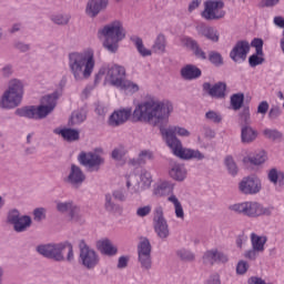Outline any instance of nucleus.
Returning a JSON list of instances; mask_svg holds the SVG:
<instances>
[{
  "label": "nucleus",
  "mask_w": 284,
  "mask_h": 284,
  "mask_svg": "<svg viewBox=\"0 0 284 284\" xmlns=\"http://www.w3.org/2000/svg\"><path fill=\"white\" fill-rule=\"evenodd\" d=\"M153 223L159 239L165 241L170 236V226L168 225V220L163 216V206L155 207Z\"/></svg>",
  "instance_id": "4468645a"
},
{
  "label": "nucleus",
  "mask_w": 284,
  "mask_h": 284,
  "mask_svg": "<svg viewBox=\"0 0 284 284\" xmlns=\"http://www.w3.org/2000/svg\"><path fill=\"white\" fill-rule=\"evenodd\" d=\"M0 72L3 79H10V77L14 74V68L12 67V64H6Z\"/></svg>",
  "instance_id": "e2e57ef3"
},
{
  "label": "nucleus",
  "mask_w": 284,
  "mask_h": 284,
  "mask_svg": "<svg viewBox=\"0 0 284 284\" xmlns=\"http://www.w3.org/2000/svg\"><path fill=\"white\" fill-rule=\"evenodd\" d=\"M138 256H152V244L148 237H142L138 244Z\"/></svg>",
  "instance_id": "2f4dec72"
},
{
  "label": "nucleus",
  "mask_w": 284,
  "mask_h": 284,
  "mask_svg": "<svg viewBox=\"0 0 284 284\" xmlns=\"http://www.w3.org/2000/svg\"><path fill=\"white\" fill-rule=\"evenodd\" d=\"M118 90H122V92H125V94H136L139 92L140 88L139 84L124 79V81L121 83L120 88Z\"/></svg>",
  "instance_id": "e433bc0d"
},
{
  "label": "nucleus",
  "mask_w": 284,
  "mask_h": 284,
  "mask_svg": "<svg viewBox=\"0 0 284 284\" xmlns=\"http://www.w3.org/2000/svg\"><path fill=\"white\" fill-rule=\"evenodd\" d=\"M103 154L102 148H97L94 152H81L78 155V161L80 165L87 168L89 172H99L101 165H105V158L101 156Z\"/></svg>",
  "instance_id": "6e6552de"
},
{
  "label": "nucleus",
  "mask_w": 284,
  "mask_h": 284,
  "mask_svg": "<svg viewBox=\"0 0 284 284\" xmlns=\"http://www.w3.org/2000/svg\"><path fill=\"white\" fill-rule=\"evenodd\" d=\"M53 134L61 136L67 143H72V128L58 126L53 129Z\"/></svg>",
  "instance_id": "c9c22d12"
},
{
  "label": "nucleus",
  "mask_w": 284,
  "mask_h": 284,
  "mask_svg": "<svg viewBox=\"0 0 284 284\" xmlns=\"http://www.w3.org/2000/svg\"><path fill=\"white\" fill-rule=\"evenodd\" d=\"M77 246L80 252V263L85 267V270H94V267L101 263L99 253H97L94 248L90 247L88 242H85L83 239L77 240Z\"/></svg>",
  "instance_id": "0eeeda50"
},
{
  "label": "nucleus",
  "mask_w": 284,
  "mask_h": 284,
  "mask_svg": "<svg viewBox=\"0 0 284 284\" xmlns=\"http://www.w3.org/2000/svg\"><path fill=\"white\" fill-rule=\"evenodd\" d=\"M131 116L132 109H118L109 116L106 123L110 128H121V125H124V123H128V121H130Z\"/></svg>",
  "instance_id": "dca6fc26"
},
{
  "label": "nucleus",
  "mask_w": 284,
  "mask_h": 284,
  "mask_svg": "<svg viewBox=\"0 0 284 284\" xmlns=\"http://www.w3.org/2000/svg\"><path fill=\"white\" fill-rule=\"evenodd\" d=\"M268 181L273 183V185H276L278 183V179L281 176V172H278L276 169H272L268 171Z\"/></svg>",
  "instance_id": "0e129e2a"
},
{
  "label": "nucleus",
  "mask_w": 284,
  "mask_h": 284,
  "mask_svg": "<svg viewBox=\"0 0 284 284\" xmlns=\"http://www.w3.org/2000/svg\"><path fill=\"white\" fill-rule=\"evenodd\" d=\"M265 243H267L266 236L251 233L252 248L244 252V258H247V261H256V258H258V254H263L265 252Z\"/></svg>",
  "instance_id": "f8f14e48"
},
{
  "label": "nucleus",
  "mask_w": 284,
  "mask_h": 284,
  "mask_svg": "<svg viewBox=\"0 0 284 284\" xmlns=\"http://www.w3.org/2000/svg\"><path fill=\"white\" fill-rule=\"evenodd\" d=\"M71 16L58 13L51 17V21L54 22L57 26H68L70 23Z\"/></svg>",
  "instance_id": "09e8293b"
},
{
  "label": "nucleus",
  "mask_w": 284,
  "mask_h": 284,
  "mask_svg": "<svg viewBox=\"0 0 284 284\" xmlns=\"http://www.w3.org/2000/svg\"><path fill=\"white\" fill-rule=\"evenodd\" d=\"M204 118L210 123H215V124H219V123H221V121H223V115H221V113H219L214 110L207 111L205 113Z\"/></svg>",
  "instance_id": "3c124183"
},
{
  "label": "nucleus",
  "mask_w": 284,
  "mask_h": 284,
  "mask_svg": "<svg viewBox=\"0 0 284 284\" xmlns=\"http://www.w3.org/2000/svg\"><path fill=\"white\" fill-rule=\"evenodd\" d=\"M263 135L271 141H280V139H283V132L277 129H264Z\"/></svg>",
  "instance_id": "c03bdc74"
},
{
  "label": "nucleus",
  "mask_w": 284,
  "mask_h": 284,
  "mask_svg": "<svg viewBox=\"0 0 284 284\" xmlns=\"http://www.w3.org/2000/svg\"><path fill=\"white\" fill-rule=\"evenodd\" d=\"M240 125H252V116L250 114V108H244L240 113Z\"/></svg>",
  "instance_id": "603ef678"
},
{
  "label": "nucleus",
  "mask_w": 284,
  "mask_h": 284,
  "mask_svg": "<svg viewBox=\"0 0 284 284\" xmlns=\"http://www.w3.org/2000/svg\"><path fill=\"white\" fill-rule=\"evenodd\" d=\"M61 90H57L53 93L47 94L40 99V105H38V111L42 119H48L52 112L57 109V102L61 98Z\"/></svg>",
  "instance_id": "9b49d317"
},
{
  "label": "nucleus",
  "mask_w": 284,
  "mask_h": 284,
  "mask_svg": "<svg viewBox=\"0 0 284 284\" xmlns=\"http://www.w3.org/2000/svg\"><path fill=\"white\" fill-rule=\"evenodd\" d=\"M209 61L210 63L215 65V68H221V65H223V55H221V53H219L217 51H210Z\"/></svg>",
  "instance_id": "8fccbe9b"
},
{
  "label": "nucleus",
  "mask_w": 284,
  "mask_h": 284,
  "mask_svg": "<svg viewBox=\"0 0 284 284\" xmlns=\"http://www.w3.org/2000/svg\"><path fill=\"white\" fill-rule=\"evenodd\" d=\"M151 212L152 205L140 206L136 210V216H139L140 219H144V216H149Z\"/></svg>",
  "instance_id": "680f3d73"
},
{
  "label": "nucleus",
  "mask_w": 284,
  "mask_h": 284,
  "mask_svg": "<svg viewBox=\"0 0 284 284\" xmlns=\"http://www.w3.org/2000/svg\"><path fill=\"white\" fill-rule=\"evenodd\" d=\"M85 182V173L81 168L73 165L72 166V187L79 190L80 186Z\"/></svg>",
  "instance_id": "c756f323"
},
{
  "label": "nucleus",
  "mask_w": 284,
  "mask_h": 284,
  "mask_svg": "<svg viewBox=\"0 0 284 284\" xmlns=\"http://www.w3.org/2000/svg\"><path fill=\"white\" fill-rule=\"evenodd\" d=\"M278 116H281V109L278 106L271 108L268 112V119H271V121H276Z\"/></svg>",
  "instance_id": "338daca9"
},
{
  "label": "nucleus",
  "mask_w": 284,
  "mask_h": 284,
  "mask_svg": "<svg viewBox=\"0 0 284 284\" xmlns=\"http://www.w3.org/2000/svg\"><path fill=\"white\" fill-rule=\"evenodd\" d=\"M183 44L193 51L196 59H201L202 61H205V59H207V54H205V51H203V49H201V47L199 45V42H196V40H194L192 38H184Z\"/></svg>",
  "instance_id": "bb28decb"
},
{
  "label": "nucleus",
  "mask_w": 284,
  "mask_h": 284,
  "mask_svg": "<svg viewBox=\"0 0 284 284\" xmlns=\"http://www.w3.org/2000/svg\"><path fill=\"white\" fill-rule=\"evenodd\" d=\"M154 159V153L152 151L144 150L140 152L138 156V163L139 165H143L146 163V161H152Z\"/></svg>",
  "instance_id": "6e6d98bb"
},
{
  "label": "nucleus",
  "mask_w": 284,
  "mask_h": 284,
  "mask_svg": "<svg viewBox=\"0 0 284 284\" xmlns=\"http://www.w3.org/2000/svg\"><path fill=\"white\" fill-rule=\"evenodd\" d=\"M95 65L97 61L94 60V50L87 49L81 53H72V74L73 79L78 83H82V81H88V79L92 77Z\"/></svg>",
  "instance_id": "f03ea898"
},
{
  "label": "nucleus",
  "mask_w": 284,
  "mask_h": 284,
  "mask_svg": "<svg viewBox=\"0 0 284 284\" xmlns=\"http://www.w3.org/2000/svg\"><path fill=\"white\" fill-rule=\"evenodd\" d=\"M273 23L275 28H280L281 30H283L282 38L280 40V48L284 54V18L282 16H275L273 18Z\"/></svg>",
  "instance_id": "79ce46f5"
},
{
  "label": "nucleus",
  "mask_w": 284,
  "mask_h": 284,
  "mask_svg": "<svg viewBox=\"0 0 284 284\" xmlns=\"http://www.w3.org/2000/svg\"><path fill=\"white\" fill-rule=\"evenodd\" d=\"M23 82L19 79H11L9 81V85L7 92H11L12 94H18V97H23L24 94Z\"/></svg>",
  "instance_id": "473e14b6"
},
{
  "label": "nucleus",
  "mask_w": 284,
  "mask_h": 284,
  "mask_svg": "<svg viewBox=\"0 0 284 284\" xmlns=\"http://www.w3.org/2000/svg\"><path fill=\"white\" fill-rule=\"evenodd\" d=\"M225 166L231 176H236L239 174V166L236 165V162H234V158L226 156Z\"/></svg>",
  "instance_id": "49530a36"
},
{
  "label": "nucleus",
  "mask_w": 284,
  "mask_h": 284,
  "mask_svg": "<svg viewBox=\"0 0 284 284\" xmlns=\"http://www.w3.org/2000/svg\"><path fill=\"white\" fill-rule=\"evenodd\" d=\"M64 250H69L67 261H71L72 243H70V241L40 244L36 247V252H38V254L44 256V258H51L52 261H57L58 263L65 261V256L63 255Z\"/></svg>",
  "instance_id": "20e7f679"
},
{
  "label": "nucleus",
  "mask_w": 284,
  "mask_h": 284,
  "mask_svg": "<svg viewBox=\"0 0 284 284\" xmlns=\"http://www.w3.org/2000/svg\"><path fill=\"white\" fill-rule=\"evenodd\" d=\"M263 61H265V59H263V57L258 53H255L248 58V63L251 68H256V65H261Z\"/></svg>",
  "instance_id": "13d9d810"
},
{
  "label": "nucleus",
  "mask_w": 284,
  "mask_h": 284,
  "mask_svg": "<svg viewBox=\"0 0 284 284\" xmlns=\"http://www.w3.org/2000/svg\"><path fill=\"white\" fill-rule=\"evenodd\" d=\"M172 192H174V184L168 181L160 182L153 187V195L158 197L172 196Z\"/></svg>",
  "instance_id": "a878e982"
},
{
  "label": "nucleus",
  "mask_w": 284,
  "mask_h": 284,
  "mask_svg": "<svg viewBox=\"0 0 284 284\" xmlns=\"http://www.w3.org/2000/svg\"><path fill=\"white\" fill-rule=\"evenodd\" d=\"M138 261L142 270H152V255H138Z\"/></svg>",
  "instance_id": "864d4df0"
},
{
  "label": "nucleus",
  "mask_w": 284,
  "mask_h": 284,
  "mask_svg": "<svg viewBox=\"0 0 284 284\" xmlns=\"http://www.w3.org/2000/svg\"><path fill=\"white\" fill-rule=\"evenodd\" d=\"M85 119H88V106L83 105L73 112L72 123L73 125H81Z\"/></svg>",
  "instance_id": "72a5a7b5"
},
{
  "label": "nucleus",
  "mask_w": 284,
  "mask_h": 284,
  "mask_svg": "<svg viewBox=\"0 0 284 284\" xmlns=\"http://www.w3.org/2000/svg\"><path fill=\"white\" fill-rule=\"evenodd\" d=\"M72 222L75 223V225H83V223H85V217L83 216V210L81 206H72Z\"/></svg>",
  "instance_id": "58836bf2"
},
{
  "label": "nucleus",
  "mask_w": 284,
  "mask_h": 284,
  "mask_svg": "<svg viewBox=\"0 0 284 284\" xmlns=\"http://www.w3.org/2000/svg\"><path fill=\"white\" fill-rule=\"evenodd\" d=\"M55 210L60 214H72V203L71 202H55Z\"/></svg>",
  "instance_id": "a18cd8bd"
},
{
  "label": "nucleus",
  "mask_w": 284,
  "mask_h": 284,
  "mask_svg": "<svg viewBox=\"0 0 284 284\" xmlns=\"http://www.w3.org/2000/svg\"><path fill=\"white\" fill-rule=\"evenodd\" d=\"M169 176L179 183L185 181V179H187V169H185V164L171 162L169 166Z\"/></svg>",
  "instance_id": "4be33fe9"
},
{
  "label": "nucleus",
  "mask_w": 284,
  "mask_h": 284,
  "mask_svg": "<svg viewBox=\"0 0 284 284\" xmlns=\"http://www.w3.org/2000/svg\"><path fill=\"white\" fill-rule=\"evenodd\" d=\"M205 284H221V275H219V273L210 275Z\"/></svg>",
  "instance_id": "774afa93"
},
{
  "label": "nucleus",
  "mask_w": 284,
  "mask_h": 284,
  "mask_svg": "<svg viewBox=\"0 0 284 284\" xmlns=\"http://www.w3.org/2000/svg\"><path fill=\"white\" fill-rule=\"evenodd\" d=\"M104 209L110 214H116V212H119V204L114 203V200L112 199V194H110V193L105 194Z\"/></svg>",
  "instance_id": "ea45409f"
},
{
  "label": "nucleus",
  "mask_w": 284,
  "mask_h": 284,
  "mask_svg": "<svg viewBox=\"0 0 284 284\" xmlns=\"http://www.w3.org/2000/svg\"><path fill=\"white\" fill-rule=\"evenodd\" d=\"M165 48H168V39L165 34L159 33L152 44V51L155 54H165Z\"/></svg>",
  "instance_id": "cd10ccee"
},
{
  "label": "nucleus",
  "mask_w": 284,
  "mask_h": 284,
  "mask_svg": "<svg viewBox=\"0 0 284 284\" xmlns=\"http://www.w3.org/2000/svg\"><path fill=\"white\" fill-rule=\"evenodd\" d=\"M176 254L179 258H181V261H184V263H192L196 258V255L194 254V252L186 248L178 250Z\"/></svg>",
  "instance_id": "a19ab883"
},
{
  "label": "nucleus",
  "mask_w": 284,
  "mask_h": 284,
  "mask_svg": "<svg viewBox=\"0 0 284 284\" xmlns=\"http://www.w3.org/2000/svg\"><path fill=\"white\" fill-rule=\"evenodd\" d=\"M216 258H217V250L213 248L204 253L203 263H205L206 265H214V263H216Z\"/></svg>",
  "instance_id": "de8ad7c7"
},
{
  "label": "nucleus",
  "mask_w": 284,
  "mask_h": 284,
  "mask_svg": "<svg viewBox=\"0 0 284 284\" xmlns=\"http://www.w3.org/2000/svg\"><path fill=\"white\" fill-rule=\"evenodd\" d=\"M245 101V94L243 93H235L231 97V105L233 110H241L243 108V103Z\"/></svg>",
  "instance_id": "37998d69"
},
{
  "label": "nucleus",
  "mask_w": 284,
  "mask_h": 284,
  "mask_svg": "<svg viewBox=\"0 0 284 284\" xmlns=\"http://www.w3.org/2000/svg\"><path fill=\"white\" fill-rule=\"evenodd\" d=\"M203 90L213 99H225V90H227V84L224 82H217L212 85L210 82H205L203 84Z\"/></svg>",
  "instance_id": "412c9836"
},
{
  "label": "nucleus",
  "mask_w": 284,
  "mask_h": 284,
  "mask_svg": "<svg viewBox=\"0 0 284 284\" xmlns=\"http://www.w3.org/2000/svg\"><path fill=\"white\" fill-rule=\"evenodd\" d=\"M99 39H104L103 47L108 52H116L119 42L125 39V29L121 21H113L98 31Z\"/></svg>",
  "instance_id": "7ed1b4c3"
},
{
  "label": "nucleus",
  "mask_w": 284,
  "mask_h": 284,
  "mask_svg": "<svg viewBox=\"0 0 284 284\" xmlns=\"http://www.w3.org/2000/svg\"><path fill=\"white\" fill-rule=\"evenodd\" d=\"M126 154H128V148H125V145L123 144H119L112 150L111 159L113 161L120 162V161H123V159H125Z\"/></svg>",
  "instance_id": "4c0bfd02"
},
{
  "label": "nucleus",
  "mask_w": 284,
  "mask_h": 284,
  "mask_svg": "<svg viewBox=\"0 0 284 284\" xmlns=\"http://www.w3.org/2000/svg\"><path fill=\"white\" fill-rule=\"evenodd\" d=\"M108 8V0H89L87 4V14L89 17H97L99 12Z\"/></svg>",
  "instance_id": "393cba45"
},
{
  "label": "nucleus",
  "mask_w": 284,
  "mask_h": 284,
  "mask_svg": "<svg viewBox=\"0 0 284 284\" xmlns=\"http://www.w3.org/2000/svg\"><path fill=\"white\" fill-rule=\"evenodd\" d=\"M132 43H134L139 54L141 57H152V50L145 48V44H143V39L140 37H133L131 38Z\"/></svg>",
  "instance_id": "f704fd0d"
},
{
  "label": "nucleus",
  "mask_w": 284,
  "mask_h": 284,
  "mask_svg": "<svg viewBox=\"0 0 284 284\" xmlns=\"http://www.w3.org/2000/svg\"><path fill=\"white\" fill-rule=\"evenodd\" d=\"M195 30L200 37H204V39L212 41V43H219L221 34L214 27L209 26L205 22H200L196 24Z\"/></svg>",
  "instance_id": "6ab92c4d"
},
{
  "label": "nucleus",
  "mask_w": 284,
  "mask_h": 284,
  "mask_svg": "<svg viewBox=\"0 0 284 284\" xmlns=\"http://www.w3.org/2000/svg\"><path fill=\"white\" fill-rule=\"evenodd\" d=\"M248 161L253 165H261L262 163H265V161H267V155L264 153V151H260L257 154L250 156Z\"/></svg>",
  "instance_id": "5fc2aeb1"
},
{
  "label": "nucleus",
  "mask_w": 284,
  "mask_h": 284,
  "mask_svg": "<svg viewBox=\"0 0 284 284\" xmlns=\"http://www.w3.org/2000/svg\"><path fill=\"white\" fill-rule=\"evenodd\" d=\"M97 247L102 254H105L106 256H114V254L118 252L116 247L114 244H112V242H110V240L98 241Z\"/></svg>",
  "instance_id": "c85d7f7f"
},
{
  "label": "nucleus",
  "mask_w": 284,
  "mask_h": 284,
  "mask_svg": "<svg viewBox=\"0 0 284 284\" xmlns=\"http://www.w3.org/2000/svg\"><path fill=\"white\" fill-rule=\"evenodd\" d=\"M22 101H23V97L6 90L0 98V109L1 110H14V108L20 106Z\"/></svg>",
  "instance_id": "a211bd4d"
},
{
  "label": "nucleus",
  "mask_w": 284,
  "mask_h": 284,
  "mask_svg": "<svg viewBox=\"0 0 284 284\" xmlns=\"http://www.w3.org/2000/svg\"><path fill=\"white\" fill-rule=\"evenodd\" d=\"M231 212L235 214H242L243 216H248V219H258V216H271L274 207L263 206V204L256 201H245L231 204L229 206Z\"/></svg>",
  "instance_id": "39448f33"
},
{
  "label": "nucleus",
  "mask_w": 284,
  "mask_h": 284,
  "mask_svg": "<svg viewBox=\"0 0 284 284\" xmlns=\"http://www.w3.org/2000/svg\"><path fill=\"white\" fill-rule=\"evenodd\" d=\"M168 201L169 203H172L176 219H180V221H185V211H183V204H181L179 197L172 194L168 197Z\"/></svg>",
  "instance_id": "7c9ffc66"
},
{
  "label": "nucleus",
  "mask_w": 284,
  "mask_h": 284,
  "mask_svg": "<svg viewBox=\"0 0 284 284\" xmlns=\"http://www.w3.org/2000/svg\"><path fill=\"white\" fill-rule=\"evenodd\" d=\"M16 116H20L21 119H29L32 121H42L43 115L39 113V106L37 105H26L18 108L14 111Z\"/></svg>",
  "instance_id": "aec40b11"
},
{
  "label": "nucleus",
  "mask_w": 284,
  "mask_h": 284,
  "mask_svg": "<svg viewBox=\"0 0 284 284\" xmlns=\"http://www.w3.org/2000/svg\"><path fill=\"white\" fill-rule=\"evenodd\" d=\"M250 270V264L245 261H240L236 266V273L243 275Z\"/></svg>",
  "instance_id": "69168bd1"
},
{
  "label": "nucleus",
  "mask_w": 284,
  "mask_h": 284,
  "mask_svg": "<svg viewBox=\"0 0 284 284\" xmlns=\"http://www.w3.org/2000/svg\"><path fill=\"white\" fill-rule=\"evenodd\" d=\"M180 74L184 81H194L196 79H200L202 71L201 69H199V67L194 64H185L180 70Z\"/></svg>",
  "instance_id": "5701e85b"
},
{
  "label": "nucleus",
  "mask_w": 284,
  "mask_h": 284,
  "mask_svg": "<svg viewBox=\"0 0 284 284\" xmlns=\"http://www.w3.org/2000/svg\"><path fill=\"white\" fill-rule=\"evenodd\" d=\"M257 138H258V131L252 128V125L241 126V142L244 145H250V143H254Z\"/></svg>",
  "instance_id": "b1692460"
},
{
  "label": "nucleus",
  "mask_w": 284,
  "mask_h": 284,
  "mask_svg": "<svg viewBox=\"0 0 284 284\" xmlns=\"http://www.w3.org/2000/svg\"><path fill=\"white\" fill-rule=\"evenodd\" d=\"M45 209L44 207H37L33 210V219L38 223L45 219Z\"/></svg>",
  "instance_id": "bf43d9fd"
},
{
  "label": "nucleus",
  "mask_w": 284,
  "mask_h": 284,
  "mask_svg": "<svg viewBox=\"0 0 284 284\" xmlns=\"http://www.w3.org/2000/svg\"><path fill=\"white\" fill-rule=\"evenodd\" d=\"M152 186V173L142 170L140 175L131 173L126 175V190L129 194H141L142 190H150Z\"/></svg>",
  "instance_id": "423d86ee"
},
{
  "label": "nucleus",
  "mask_w": 284,
  "mask_h": 284,
  "mask_svg": "<svg viewBox=\"0 0 284 284\" xmlns=\"http://www.w3.org/2000/svg\"><path fill=\"white\" fill-rule=\"evenodd\" d=\"M105 82L119 89L125 79V68L119 64H105Z\"/></svg>",
  "instance_id": "2eb2a0df"
},
{
  "label": "nucleus",
  "mask_w": 284,
  "mask_h": 284,
  "mask_svg": "<svg viewBox=\"0 0 284 284\" xmlns=\"http://www.w3.org/2000/svg\"><path fill=\"white\" fill-rule=\"evenodd\" d=\"M252 48H255L256 54L263 55V40L255 38L251 42Z\"/></svg>",
  "instance_id": "052dcab7"
},
{
  "label": "nucleus",
  "mask_w": 284,
  "mask_h": 284,
  "mask_svg": "<svg viewBox=\"0 0 284 284\" xmlns=\"http://www.w3.org/2000/svg\"><path fill=\"white\" fill-rule=\"evenodd\" d=\"M239 190L241 194H244L245 196H254V194H258L261 190H263V184L258 176L250 175L241 180L239 183Z\"/></svg>",
  "instance_id": "ddd939ff"
},
{
  "label": "nucleus",
  "mask_w": 284,
  "mask_h": 284,
  "mask_svg": "<svg viewBox=\"0 0 284 284\" xmlns=\"http://www.w3.org/2000/svg\"><path fill=\"white\" fill-rule=\"evenodd\" d=\"M13 48H14V50H18V52H23V53L30 52V50H31L30 43H26L21 40L14 41Z\"/></svg>",
  "instance_id": "4d7b16f0"
},
{
  "label": "nucleus",
  "mask_w": 284,
  "mask_h": 284,
  "mask_svg": "<svg viewBox=\"0 0 284 284\" xmlns=\"http://www.w3.org/2000/svg\"><path fill=\"white\" fill-rule=\"evenodd\" d=\"M224 8L225 2L223 0H206L201 17L205 21H221L225 17Z\"/></svg>",
  "instance_id": "1a4fd4ad"
},
{
  "label": "nucleus",
  "mask_w": 284,
  "mask_h": 284,
  "mask_svg": "<svg viewBox=\"0 0 284 284\" xmlns=\"http://www.w3.org/2000/svg\"><path fill=\"white\" fill-rule=\"evenodd\" d=\"M250 54V42L247 40H240L235 43L230 52V57L234 63H243Z\"/></svg>",
  "instance_id": "f3484780"
},
{
  "label": "nucleus",
  "mask_w": 284,
  "mask_h": 284,
  "mask_svg": "<svg viewBox=\"0 0 284 284\" xmlns=\"http://www.w3.org/2000/svg\"><path fill=\"white\" fill-rule=\"evenodd\" d=\"M7 221L18 234L28 232L32 227V217L30 215H21V212L17 209L8 212Z\"/></svg>",
  "instance_id": "9d476101"
},
{
  "label": "nucleus",
  "mask_w": 284,
  "mask_h": 284,
  "mask_svg": "<svg viewBox=\"0 0 284 284\" xmlns=\"http://www.w3.org/2000/svg\"><path fill=\"white\" fill-rule=\"evenodd\" d=\"M173 112L174 104L172 102L160 100L156 97H149L134 109L133 116L138 121L152 125V128H160L163 141L178 159H182L183 161H190L192 159L203 161L205 155L201 151L183 148V143L176 138V134L184 139L190 138L192 133L187 129L176 125L166 129L162 128L163 123H168Z\"/></svg>",
  "instance_id": "f257e3e1"
}]
</instances>
